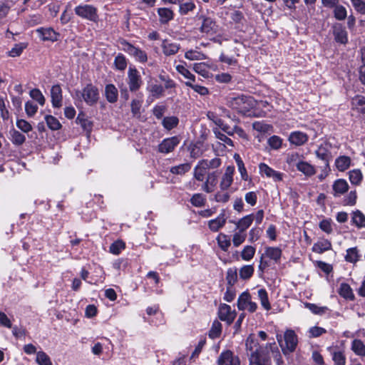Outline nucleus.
<instances>
[{"label":"nucleus","instance_id":"obj_1","mask_svg":"<svg viewBox=\"0 0 365 365\" xmlns=\"http://www.w3.org/2000/svg\"><path fill=\"white\" fill-rule=\"evenodd\" d=\"M277 341L284 354L293 352L297 346L298 340L295 332L292 329H287L284 334V342L282 341V336H277Z\"/></svg>","mask_w":365,"mask_h":365},{"label":"nucleus","instance_id":"obj_2","mask_svg":"<svg viewBox=\"0 0 365 365\" xmlns=\"http://www.w3.org/2000/svg\"><path fill=\"white\" fill-rule=\"evenodd\" d=\"M78 16L92 22H97L99 19L98 9L91 4H79L74 9Z\"/></svg>","mask_w":365,"mask_h":365},{"label":"nucleus","instance_id":"obj_3","mask_svg":"<svg viewBox=\"0 0 365 365\" xmlns=\"http://www.w3.org/2000/svg\"><path fill=\"white\" fill-rule=\"evenodd\" d=\"M228 105L238 113L246 114L252 106V99L245 96L230 98L228 100Z\"/></svg>","mask_w":365,"mask_h":365},{"label":"nucleus","instance_id":"obj_4","mask_svg":"<svg viewBox=\"0 0 365 365\" xmlns=\"http://www.w3.org/2000/svg\"><path fill=\"white\" fill-rule=\"evenodd\" d=\"M75 98H81L88 106H93L97 103L99 99L98 88L92 84H88L82 91H76Z\"/></svg>","mask_w":365,"mask_h":365},{"label":"nucleus","instance_id":"obj_5","mask_svg":"<svg viewBox=\"0 0 365 365\" xmlns=\"http://www.w3.org/2000/svg\"><path fill=\"white\" fill-rule=\"evenodd\" d=\"M120 43L122 50L134 58L136 61L145 63L148 61V55L146 52L139 47H135L125 40H121Z\"/></svg>","mask_w":365,"mask_h":365},{"label":"nucleus","instance_id":"obj_6","mask_svg":"<svg viewBox=\"0 0 365 365\" xmlns=\"http://www.w3.org/2000/svg\"><path fill=\"white\" fill-rule=\"evenodd\" d=\"M246 349L247 351L250 352L249 356H264L266 354H264V350L267 349V345L266 347H262L259 344L257 339L255 335L250 334L247 340H246Z\"/></svg>","mask_w":365,"mask_h":365},{"label":"nucleus","instance_id":"obj_7","mask_svg":"<svg viewBox=\"0 0 365 365\" xmlns=\"http://www.w3.org/2000/svg\"><path fill=\"white\" fill-rule=\"evenodd\" d=\"M199 19L202 21L200 31L202 34L207 36H212L217 33L219 26L216 21L211 17L201 15Z\"/></svg>","mask_w":365,"mask_h":365},{"label":"nucleus","instance_id":"obj_8","mask_svg":"<svg viewBox=\"0 0 365 365\" xmlns=\"http://www.w3.org/2000/svg\"><path fill=\"white\" fill-rule=\"evenodd\" d=\"M237 308L239 310H247L253 313L257 310V304L251 300V296L248 292H244L237 299Z\"/></svg>","mask_w":365,"mask_h":365},{"label":"nucleus","instance_id":"obj_9","mask_svg":"<svg viewBox=\"0 0 365 365\" xmlns=\"http://www.w3.org/2000/svg\"><path fill=\"white\" fill-rule=\"evenodd\" d=\"M143 83L139 71L135 67H129L128 71V84L130 91H138Z\"/></svg>","mask_w":365,"mask_h":365},{"label":"nucleus","instance_id":"obj_10","mask_svg":"<svg viewBox=\"0 0 365 365\" xmlns=\"http://www.w3.org/2000/svg\"><path fill=\"white\" fill-rule=\"evenodd\" d=\"M217 364V365H240V360L238 356L227 349L220 354Z\"/></svg>","mask_w":365,"mask_h":365},{"label":"nucleus","instance_id":"obj_11","mask_svg":"<svg viewBox=\"0 0 365 365\" xmlns=\"http://www.w3.org/2000/svg\"><path fill=\"white\" fill-rule=\"evenodd\" d=\"M218 317L220 320L227 322V324H231L236 317V312L235 310H232L230 305L221 304L218 309Z\"/></svg>","mask_w":365,"mask_h":365},{"label":"nucleus","instance_id":"obj_12","mask_svg":"<svg viewBox=\"0 0 365 365\" xmlns=\"http://www.w3.org/2000/svg\"><path fill=\"white\" fill-rule=\"evenodd\" d=\"M180 143L178 137L173 136L164 139L158 145V151L162 153H169Z\"/></svg>","mask_w":365,"mask_h":365},{"label":"nucleus","instance_id":"obj_13","mask_svg":"<svg viewBox=\"0 0 365 365\" xmlns=\"http://www.w3.org/2000/svg\"><path fill=\"white\" fill-rule=\"evenodd\" d=\"M315 154L317 158L324 162L327 167L329 166L331 159V145L329 143H322L315 151Z\"/></svg>","mask_w":365,"mask_h":365},{"label":"nucleus","instance_id":"obj_14","mask_svg":"<svg viewBox=\"0 0 365 365\" xmlns=\"http://www.w3.org/2000/svg\"><path fill=\"white\" fill-rule=\"evenodd\" d=\"M259 170L261 175H265L267 178H272L275 182H279L282 180V173L273 170L265 163H260L259 165Z\"/></svg>","mask_w":365,"mask_h":365},{"label":"nucleus","instance_id":"obj_15","mask_svg":"<svg viewBox=\"0 0 365 365\" xmlns=\"http://www.w3.org/2000/svg\"><path fill=\"white\" fill-rule=\"evenodd\" d=\"M235 173L234 166H227L224 175L222 177L220 187L221 190H227L233 182V175Z\"/></svg>","mask_w":365,"mask_h":365},{"label":"nucleus","instance_id":"obj_16","mask_svg":"<svg viewBox=\"0 0 365 365\" xmlns=\"http://www.w3.org/2000/svg\"><path fill=\"white\" fill-rule=\"evenodd\" d=\"M39 38L43 41H56L58 39L59 34L52 28H40L36 30Z\"/></svg>","mask_w":365,"mask_h":365},{"label":"nucleus","instance_id":"obj_17","mask_svg":"<svg viewBox=\"0 0 365 365\" xmlns=\"http://www.w3.org/2000/svg\"><path fill=\"white\" fill-rule=\"evenodd\" d=\"M51 103L53 108L62 106V89L59 85H54L51 89Z\"/></svg>","mask_w":365,"mask_h":365},{"label":"nucleus","instance_id":"obj_18","mask_svg":"<svg viewBox=\"0 0 365 365\" xmlns=\"http://www.w3.org/2000/svg\"><path fill=\"white\" fill-rule=\"evenodd\" d=\"M308 135L301 131L292 132L289 136V141L291 144L297 146L302 145L307 142Z\"/></svg>","mask_w":365,"mask_h":365},{"label":"nucleus","instance_id":"obj_19","mask_svg":"<svg viewBox=\"0 0 365 365\" xmlns=\"http://www.w3.org/2000/svg\"><path fill=\"white\" fill-rule=\"evenodd\" d=\"M161 47L164 55L173 56L177 53L180 49V44L172 42L169 40L165 39L163 41Z\"/></svg>","mask_w":365,"mask_h":365},{"label":"nucleus","instance_id":"obj_20","mask_svg":"<svg viewBox=\"0 0 365 365\" xmlns=\"http://www.w3.org/2000/svg\"><path fill=\"white\" fill-rule=\"evenodd\" d=\"M306 308H307L312 314L319 316L331 314V310L325 306H318L317 304L307 302L304 304Z\"/></svg>","mask_w":365,"mask_h":365},{"label":"nucleus","instance_id":"obj_21","mask_svg":"<svg viewBox=\"0 0 365 365\" xmlns=\"http://www.w3.org/2000/svg\"><path fill=\"white\" fill-rule=\"evenodd\" d=\"M297 169L307 176H312L315 174V168L308 162L298 160L295 163Z\"/></svg>","mask_w":365,"mask_h":365},{"label":"nucleus","instance_id":"obj_22","mask_svg":"<svg viewBox=\"0 0 365 365\" xmlns=\"http://www.w3.org/2000/svg\"><path fill=\"white\" fill-rule=\"evenodd\" d=\"M282 250L277 247H267L265 248L264 255L267 258L273 260L275 263H278L280 261L282 257Z\"/></svg>","mask_w":365,"mask_h":365},{"label":"nucleus","instance_id":"obj_23","mask_svg":"<svg viewBox=\"0 0 365 365\" xmlns=\"http://www.w3.org/2000/svg\"><path fill=\"white\" fill-rule=\"evenodd\" d=\"M207 169V164L205 160L198 162L194 168V178L198 181H203Z\"/></svg>","mask_w":365,"mask_h":365},{"label":"nucleus","instance_id":"obj_24","mask_svg":"<svg viewBox=\"0 0 365 365\" xmlns=\"http://www.w3.org/2000/svg\"><path fill=\"white\" fill-rule=\"evenodd\" d=\"M105 96L109 103H115L118 98V91L117 88L113 84L106 85L105 87Z\"/></svg>","mask_w":365,"mask_h":365},{"label":"nucleus","instance_id":"obj_25","mask_svg":"<svg viewBox=\"0 0 365 365\" xmlns=\"http://www.w3.org/2000/svg\"><path fill=\"white\" fill-rule=\"evenodd\" d=\"M334 195L339 196L345 193L349 189V185L345 180L338 179L336 180L333 185Z\"/></svg>","mask_w":365,"mask_h":365},{"label":"nucleus","instance_id":"obj_26","mask_svg":"<svg viewBox=\"0 0 365 365\" xmlns=\"http://www.w3.org/2000/svg\"><path fill=\"white\" fill-rule=\"evenodd\" d=\"M351 350L358 356H365V344L359 339H354L351 343Z\"/></svg>","mask_w":365,"mask_h":365},{"label":"nucleus","instance_id":"obj_27","mask_svg":"<svg viewBox=\"0 0 365 365\" xmlns=\"http://www.w3.org/2000/svg\"><path fill=\"white\" fill-rule=\"evenodd\" d=\"M193 70L205 78H209L212 76L210 66L205 62L194 63Z\"/></svg>","mask_w":365,"mask_h":365},{"label":"nucleus","instance_id":"obj_28","mask_svg":"<svg viewBox=\"0 0 365 365\" xmlns=\"http://www.w3.org/2000/svg\"><path fill=\"white\" fill-rule=\"evenodd\" d=\"M351 160L346 155H341L336 158L335 166L340 172L347 170L351 165Z\"/></svg>","mask_w":365,"mask_h":365},{"label":"nucleus","instance_id":"obj_29","mask_svg":"<svg viewBox=\"0 0 365 365\" xmlns=\"http://www.w3.org/2000/svg\"><path fill=\"white\" fill-rule=\"evenodd\" d=\"M217 175L216 172L210 173L207 175V180L203 185V190L207 192H211L217 185Z\"/></svg>","mask_w":365,"mask_h":365},{"label":"nucleus","instance_id":"obj_30","mask_svg":"<svg viewBox=\"0 0 365 365\" xmlns=\"http://www.w3.org/2000/svg\"><path fill=\"white\" fill-rule=\"evenodd\" d=\"M160 22L163 24H168L174 17L173 11L168 8H159L158 9Z\"/></svg>","mask_w":365,"mask_h":365},{"label":"nucleus","instance_id":"obj_31","mask_svg":"<svg viewBox=\"0 0 365 365\" xmlns=\"http://www.w3.org/2000/svg\"><path fill=\"white\" fill-rule=\"evenodd\" d=\"M234 159L236 162L238 171L240 174L242 180L245 181H247L250 180L249 175L247 172V169L245 168V163L242 161V158H240L239 154L235 153L234 155Z\"/></svg>","mask_w":365,"mask_h":365},{"label":"nucleus","instance_id":"obj_32","mask_svg":"<svg viewBox=\"0 0 365 365\" xmlns=\"http://www.w3.org/2000/svg\"><path fill=\"white\" fill-rule=\"evenodd\" d=\"M219 247L224 252H227L231 245V237L223 233H220L216 238Z\"/></svg>","mask_w":365,"mask_h":365},{"label":"nucleus","instance_id":"obj_33","mask_svg":"<svg viewBox=\"0 0 365 365\" xmlns=\"http://www.w3.org/2000/svg\"><path fill=\"white\" fill-rule=\"evenodd\" d=\"M331 247V242L327 240L322 239L314 244L312 247V251L314 252L320 254L327 250H329Z\"/></svg>","mask_w":365,"mask_h":365},{"label":"nucleus","instance_id":"obj_34","mask_svg":"<svg viewBox=\"0 0 365 365\" xmlns=\"http://www.w3.org/2000/svg\"><path fill=\"white\" fill-rule=\"evenodd\" d=\"M258 299L260 302L261 306L266 310L271 309V304L268 297V293L265 289H259L257 291Z\"/></svg>","mask_w":365,"mask_h":365},{"label":"nucleus","instance_id":"obj_35","mask_svg":"<svg viewBox=\"0 0 365 365\" xmlns=\"http://www.w3.org/2000/svg\"><path fill=\"white\" fill-rule=\"evenodd\" d=\"M335 40L341 43H346L348 41L347 32L341 26H336L334 31Z\"/></svg>","mask_w":365,"mask_h":365},{"label":"nucleus","instance_id":"obj_36","mask_svg":"<svg viewBox=\"0 0 365 365\" xmlns=\"http://www.w3.org/2000/svg\"><path fill=\"white\" fill-rule=\"evenodd\" d=\"M185 58L190 61H199L206 59L207 56L199 51L190 49L185 52Z\"/></svg>","mask_w":365,"mask_h":365},{"label":"nucleus","instance_id":"obj_37","mask_svg":"<svg viewBox=\"0 0 365 365\" xmlns=\"http://www.w3.org/2000/svg\"><path fill=\"white\" fill-rule=\"evenodd\" d=\"M351 222L353 225L359 227H365V215L359 210L353 212Z\"/></svg>","mask_w":365,"mask_h":365},{"label":"nucleus","instance_id":"obj_38","mask_svg":"<svg viewBox=\"0 0 365 365\" xmlns=\"http://www.w3.org/2000/svg\"><path fill=\"white\" fill-rule=\"evenodd\" d=\"M222 333V324L217 321L215 320L212 322V327L209 331V337L214 339L218 338Z\"/></svg>","mask_w":365,"mask_h":365},{"label":"nucleus","instance_id":"obj_39","mask_svg":"<svg viewBox=\"0 0 365 365\" xmlns=\"http://www.w3.org/2000/svg\"><path fill=\"white\" fill-rule=\"evenodd\" d=\"M9 133L11 142L16 145H22L26 140V137L15 129L11 130Z\"/></svg>","mask_w":365,"mask_h":365},{"label":"nucleus","instance_id":"obj_40","mask_svg":"<svg viewBox=\"0 0 365 365\" xmlns=\"http://www.w3.org/2000/svg\"><path fill=\"white\" fill-rule=\"evenodd\" d=\"M254 271L253 265H244L239 270L240 277L242 279H248L253 275Z\"/></svg>","mask_w":365,"mask_h":365},{"label":"nucleus","instance_id":"obj_41","mask_svg":"<svg viewBox=\"0 0 365 365\" xmlns=\"http://www.w3.org/2000/svg\"><path fill=\"white\" fill-rule=\"evenodd\" d=\"M349 175L351 183L355 185H359L363 178V175L359 169H354L349 171Z\"/></svg>","mask_w":365,"mask_h":365},{"label":"nucleus","instance_id":"obj_42","mask_svg":"<svg viewBox=\"0 0 365 365\" xmlns=\"http://www.w3.org/2000/svg\"><path fill=\"white\" fill-rule=\"evenodd\" d=\"M249 365H270V361L267 356H249Z\"/></svg>","mask_w":365,"mask_h":365},{"label":"nucleus","instance_id":"obj_43","mask_svg":"<svg viewBox=\"0 0 365 365\" xmlns=\"http://www.w3.org/2000/svg\"><path fill=\"white\" fill-rule=\"evenodd\" d=\"M45 120L48 127L53 130H58L61 128L59 120L53 115H47L45 116Z\"/></svg>","mask_w":365,"mask_h":365},{"label":"nucleus","instance_id":"obj_44","mask_svg":"<svg viewBox=\"0 0 365 365\" xmlns=\"http://www.w3.org/2000/svg\"><path fill=\"white\" fill-rule=\"evenodd\" d=\"M176 71L183 76L187 81L192 83L195 81V76L193 75L187 68H186L183 65H178L175 67Z\"/></svg>","mask_w":365,"mask_h":365},{"label":"nucleus","instance_id":"obj_45","mask_svg":"<svg viewBox=\"0 0 365 365\" xmlns=\"http://www.w3.org/2000/svg\"><path fill=\"white\" fill-rule=\"evenodd\" d=\"M191 168V165L188 163L180 164L170 168V171L173 174L183 175L188 172Z\"/></svg>","mask_w":365,"mask_h":365},{"label":"nucleus","instance_id":"obj_46","mask_svg":"<svg viewBox=\"0 0 365 365\" xmlns=\"http://www.w3.org/2000/svg\"><path fill=\"white\" fill-rule=\"evenodd\" d=\"M226 280L228 286L233 287L237 280V268L232 267L229 268L226 274Z\"/></svg>","mask_w":365,"mask_h":365},{"label":"nucleus","instance_id":"obj_47","mask_svg":"<svg viewBox=\"0 0 365 365\" xmlns=\"http://www.w3.org/2000/svg\"><path fill=\"white\" fill-rule=\"evenodd\" d=\"M36 361L38 365H53L50 357L46 353L42 351L36 353Z\"/></svg>","mask_w":365,"mask_h":365},{"label":"nucleus","instance_id":"obj_48","mask_svg":"<svg viewBox=\"0 0 365 365\" xmlns=\"http://www.w3.org/2000/svg\"><path fill=\"white\" fill-rule=\"evenodd\" d=\"M178 118L175 116L165 117L163 118L162 124L163 127L170 130L175 127H176L178 124Z\"/></svg>","mask_w":365,"mask_h":365},{"label":"nucleus","instance_id":"obj_49","mask_svg":"<svg viewBox=\"0 0 365 365\" xmlns=\"http://www.w3.org/2000/svg\"><path fill=\"white\" fill-rule=\"evenodd\" d=\"M148 91L155 98H160L163 96L164 88L161 85L152 84L148 87Z\"/></svg>","mask_w":365,"mask_h":365},{"label":"nucleus","instance_id":"obj_50","mask_svg":"<svg viewBox=\"0 0 365 365\" xmlns=\"http://www.w3.org/2000/svg\"><path fill=\"white\" fill-rule=\"evenodd\" d=\"M114 65L116 69L124 71L127 67L126 58L122 53H118L115 58Z\"/></svg>","mask_w":365,"mask_h":365},{"label":"nucleus","instance_id":"obj_51","mask_svg":"<svg viewBox=\"0 0 365 365\" xmlns=\"http://www.w3.org/2000/svg\"><path fill=\"white\" fill-rule=\"evenodd\" d=\"M255 254V248L250 245H247L241 252V257L245 261L252 259Z\"/></svg>","mask_w":365,"mask_h":365},{"label":"nucleus","instance_id":"obj_52","mask_svg":"<svg viewBox=\"0 0 365 365\" xmlns=\"http://www.w3.org/2000/svg\"><path fill=\"white\" fill-rule=\"evenodd\" d=\"M339 294L345 298L351 299L354 298V294L351 288L348 284L342 283L339 288Z\"/></svg>","mask_w":365,"mask_h":365},{"label":"nucleus","instance_id":"obj_53","mask_svg":"<svg viewBox=\"0 0 365 365\" xmlns=\"http://www.w3.org/2000/svg\"><path fill=\"white\" fill-rule=\"evenodd\" d=\"M359 253L356 247L349 248L346 250V255L345 259L347 262L355 263L359 260Z\"/></svg>","mask_w":365,"mask_h":365},{"label":"nucleus","instance_id":"obj_54","mask_svg":"<svg viewBox=\"0 0 365 365\" xmlns=\"http://www.w3.org/2000/svg\"><path fill=\"white\" fill-rule=\"evenodd\" d=\"M334 17L339 21L344 20L347 16V11L344 6L341 5H336L334 6Z\"/></svg>","mask_w":365,"mask_h":365},{"label":"nucleus","instance_id":"obj_55","mask_svg":"<svg viewBox=\"0 0 365 365\" xmlns=\"http://www.w3.org/2000/svg\"><path fill=\"white\" fill-rule=\"evenodd\" d=\"M185 83L187 87L191 88L193 91L201 96H206L209 93L208 89L205 86L194 84V83L190 81H185Z\"/></svg>","mask_w":365,"mask_h":365},{"label":"nucleus","instance_id":"obj_56","mask_svg":"<svg viewBox=\"0 0 365 365\" xmlns=\"http://www.w3.org/2000/svg\"><path fill=\"white\" fill-rule=\"evenodd\" d=\"M352 106L361 112H365V98L357 96L352 100Z\"/></svg>","mask_w":365,"mask_h":365},{"label":"nucleus","instance_id":"obj_57","mask_svg":"<svg viewBox=\"0 0 365 365\" xmlns=\"http://www.w3.org/2000/svg\"><path fill=\"white\" fill-rule=\"evenodd\" d=\"M195 9V4L192 1H187L180 4L179 6V12L181 15H187L189 12Z\"/></svg>","mask_w":365,"mask_h":365},{"label":"nucleus","instance_id":"obj_58","mask_svg":"<svg viewBox=\"0 0 365 365\" xmlns=\"http://www.w3.org/2000/svg\"><path fill=\"white\" fill-rule=\"evenodd\" d=\"M331 356L335 365H346V356L342 351H334Z\"/></svg>","mask_w":365,"mask_h":365},{"label":"nucleus","instance_id":"obj_59","mask_svg":"<svg viewBox=\"0 0 365 365\" xmlns=\"http://www.w3.org/2000/svg\"><path fill=\"white\" fill-rule=\"evenodd\" d=\"M30 96L31 98L38 102L41 106H43L45 103V98L41 91L37 88L32 89L30 91Z\"/></svg>","mask_w":365,"mask_h":365},{"label":"nucleus","instance_id":"obj_60","mask_svg":"<svg viewBox=\"0 0 365 365\" xmlns=\"http://www.w3.org/2000/svg\"><path fill=\"white\" fill-rule=\"evenodd\" d=\"M267 143L271 148L278 150L282 147V139L277 135H272L268 139Z\"/></svg>","mask_w":365,"mask_h":365},{"label":"nucleus","instance_id":"obj_61","mask_svg":"<svg viewBox=\"0 0 365 365\" xmlns=\"http://www.w3.org/2000/svg\"><path fill=\"white\" fill-rule=\"evenodd\" d=\"M124 248L125 243L121 240H116L110 246V252L113 255H119Z\"/></svg>","mask_w":365,"mask_h":365},{"label":"nucleus","instance_id":"obj_62","mask_svg":"<svg viewBox=\"0 0 365 365\" xmlns=\"http://www.w3.org/2000/svg\"><path fill=\"white\" fill-rule=\"evenodd\" d=\"M245 230H240L238 232H236L232 238L233 245L235 247H238L244 242L246 238V234L245 233Z\"/></svg>","mask_w":365,"mask_h":365},{"label":"nucleus","instance_id":"obj_63","mask_svg":"<svg viewBox=\"0 0 365 365\" xmlns=\"http://www.w3.org/2000/svg\"><path fill=\"white\" fill-rule=\"evenodd\" d=\"M16 127L24 133H29L32 130V125L24 119H17Z\"/></svg>","mask_w":365,"mask_h":365},{"label":"nucleus","instance_id":"obj_64","mask_svg":"<svg viewBox=\"0 0 365 365\" xmlns=\"http://www.w3.org/2000/svg\"><path fill=\"white\" fill-rule=\"evenodd\" d=\"M26 44L21 43L16 44L11 51L9 52V56L11 57L19 56L23 51L26 48Z\"/></svg>","mask_w":365,"mask_h":365}]
</instances>
